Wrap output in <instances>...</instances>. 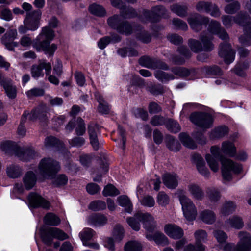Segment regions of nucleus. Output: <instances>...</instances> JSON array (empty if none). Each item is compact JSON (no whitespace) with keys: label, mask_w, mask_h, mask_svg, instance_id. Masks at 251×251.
Here are the masks:
<instances>
[{"label":"nucleus","mask_w":251,"mask_h":251,"mask_svg":"<svg viewBox=\"0 0 251 251\" xmlns=\"http://www.w3.org/2000/svg\"><path fill=\"white\" fill-rule=\"evenodd\" d=\"M201 44L198 41L194 39L188 40V44L191 50L194 52H198L201 51H210L214 48V45L212 43V37L211 35L203 33L200 37Z\"/></svg>","instance_id":"nucleus-6"},{"label":"nucleus","mask_w":251,"mask_h":251,"mask_svg":"<svg viewBox=\"0 0 251 251\" xmlns=\"http://www.w3.org/2000/svg\"><path fill=\"white\" fill-rule=\"evenodd\" d=\"M171 11L180 17H184L187 15V7L185 5L173 4L171 6Z\"/></svg>","instance_id":"nucleus-47"},{"label":"nucleus","mask_w":251,"mask_h":251,"mask_svg":"<svg viewBox=\"0 0 251 251\" xmlns=\"http://www.w3.org/2000/svg\"><path fill=\"white\" fill-rule=\"evenodd\" d=\"M23 181L26 189L30 190L34 186L36 183V176L33 172L29 171L24 176Z\"/></svg>","instance_id":"nucleus-34"},{"label":"nucleus","mask_w":251,"mask_h":251,"mask_svg":"<svg viewBox=\"0 0 251 251\" xmlns=\"http://www.w3.org/2000/svg\"><path fill=\"white\" fill-rule=\"evenodd\" d=\"M87 222L93 226H101L107 223V218L103 215L93 214L88 218Z\"/></svg>","instance_id":"nucleus-30"},{"label":"nucleus","mask_w":251,"mask_h":251,"mask_svg":"<svg viewBox=\"0 0 251 251\" xmlns=\"http://www.w3.org/2000/svg\"><path fill=\"white\" fill-rule=\"evenodd\" d=\"M190 121L204 129L210 128L213 124V119L212 116L207 113H194L190 116Z\"/></svg>","instance_id":"nucleus-9"},{"label":"nucleus","mask_w":251,"mask_h":251,"mask_svg":"<svg viewBox=\"0 0 251 251\" xmlns=\"http://www.w3.org/2000/svg\"><path fill=\"white\" fill-rule=\"evenodd\" d=\"M210 151L211 154H206L205 159L211 170L214 172L219 170L218 161H221L222 165V176L225 180H230L233 173L238 174L241 171L242 167L240 165L235 163L231 159L226 158L222 156L219 147L215 146H212Z\"/></svg>","instance_id":"nucleus-1"},{"label":"nucleus","mask_w":251,"mask_h":251,"mask_svg":"<svg viewBox=\"0 0 251 251\" xmlns=\"http://www.w3.org/2000/svg\"><path fill=\"white\" fill-rule=\"evenodd\" d=\"M194 235L197 244L196 251H204L205 246L201 242L206 241L207 233L203 230L200 229L196 231Z\"/></svg>","instance_id":"nucleus-28"},{"label":"nucleus","mask_w":251,"mask_h":251,"mask_svg":"<svg viewBox=\"0 0 251 251\" xmlns=\"http://www.w3.org/2000/svg\"><path fill=\"white\" fill-rule=\"evenodd\" d=\"M48 108L44 104L41 105L33 110L30 113L29 120L34 121L39 119L41 121H45L47 118Z\"/></svg>","instance_id":"nucleus-21"},{"label":"nucleus","mask_w":251,"mask_h":251,"mask_svg":"<svg viewBox=\"0 0 251 251\" xmlns=\"http://www.w3.org/2000/svg\"><path fill=\"white\" fill-rule=\"evenodd\" d=\"M106 207L105 203L101 201H94L89 205V208L94 211L103 210L105 209Z\"/></svg>","instance_id":"nucleus-57"},{"label":"nucleus","mask_w":251,"mask_h":251,"mask_svg":"<svg viewBox=\"0 0 251 251\" xmlns=\"http://www.w3.org/2000/svg\"><path fill=\"white\" fill-rule=\"evenodd\" d=\"M0 18L7 21L11 20L13 18L11 11L3 6H0Z\"/></svg>","instance_id":"nucleus-56"},{"label":"nucleus","mask_w":251,"mask_h":251,"mask_svg":"<svg viewBox=\"0 0 251 251\" xmlns=\"http://www.w3.org/2000/svg\"><path fill=\"white\" fill-rule=\"evenodd\" d=\"M41 16V12L39 10L27 13L26 17L24 20L25 26L29 30H36L39 27Z\"/></svg>","instance_id":"nucleus-11"},{"label":"nucleus","mask_w":251,"mask_h":251,"mask_svg":"<svg viewBox=\"0 0 251 251\" xmlns=\"http://www.w3.org/2000/svg\"><path fill=\"white\" fill-rule=\"evenodd\" d=\"M170 198L164 192H160L157 197V202L161 206H165L169 204Z\"/></svg>","instance_id":"nucleus-54"},{"label":"nucleus","mask_w":251,"mask_h":251,"mask_svg":"<svg viewBox=\"0 0 251 251\" xmlns=\"http://www.w3.org/2000/svg\"><path fill=\"white\" fill-rule=\"evenodd\" d=\"M1 85L3 87L5 92L9 99H15L17 96V89L10 79H5L1 82Z\"/></svg>","instance_id":"nucleus-26"},{"label":"nucleus","mask_w":251,"mask_h":251,"mask_svg":"<svg viewBox=\"0 0 251 251\" xmlns=\"http://www.w3.org/2000/svg\"><path fill=\"white\" fill-rule=\"evenodd\" d=\"M44 69L47 75H49L51 70V65L49 62H47L45 60L39 61L38 65H32L31 69V74L34 78H38L44 76L43 69Z\"/></svg>","instance_id":"nucleus-12"},{"label":"nucleus","mask_w":251,"mask_h":251,"mask_svg":"<svg viewBox=\"0 0 251 251\" xmlns=\"http://www.w3.org/2000/svg\"><path fill=\"white\" fill-rule=\"evenodd\" d=\"M28 201L30 205L34 207H42L49 209L50 207V202L36 193H31L28 196Z\"/></svg>","instance_id":"nucleus-16"},{"label":"nucleus","mask_w":251,"mask_h":251,"mask_svg":"<svg viewBox=\"0 0 251 251\" xmlns=\"http://www.w3.org/2000/svg\"><path fill=\"white\" fill-rule=\"evenodd\" d=\"M58 162L51 158H44L38 166L39 173L46 178L52 177L59 171Z\"/></svg>","instance_id":"nucleus-7"},{"label":"nucleus","mask_w":251,"mask_h":251,"mask_svg":"<svg viewBox=\"0 0 251 251\" xmlns=\"http://www.w3.org/2000/svg\"><path fill=\"white\" fill-rule=\"evenodd\" d=\"M200 219L204 223L212 224L216 220V216L214 212L209 210L201 211L199 214Z\"/></svg>","instance_id":"nucleus-35"},{"label":"nucleus","mask_w":251,"mask_h":251,"mask_svg":"<svg viewBox=\"0 0 251 251\" xmlns=\"http://www.w3.org/2000/svg\"><path fill=\"white\" fill-rule=\"evenodd\" d=\"M166 122L165 118L160 115H155L152 117L150 123L153 126H159L165 124Z\"/></svg>","instance_id":"nucleus-62"},{"label":"nucleus","mask_w":251,"mask_h":251,"mask_svg":"<svg viewBox=\"0 0 251 251\" xmlns=\"http://www.w3.org/2000/svg\"><path fill=\"white\" fill-rule=\"evenodd\" d=\"M17 36V32L16 29L10 30L2 37L1 42L8 50H12L15 47L18 46V43L14 42Z\"/></svg>","instance_id":"nucleus-18"},{"label":"nucleus","mask_w":251,"mask_h":251,"mask_svg":"<svg viewBox=\"0 0 251 251\" xmlns=\"http://www.w3.org/2000/svg\"><path fill=\"white\" fill-rule=\"evenodd\" d=\"M125 231L123 226L120 225H116L113 230L112 235L117 242L121 241L124 238Z\"/></svg>","instance_id":"nucleus-46"},{"label":"nucleus","mask_w":251,"mask_h":251,"mask_svg":"<svg viewBox=\"0 0 251 251\" xmlns=\"http://www.w3.org/2000/svg\"><path fill=\"white\" fill-rule=\"evenodd\" d=\"M142 205L149 207H153L155 204V201L153 197L151 196H146L141 201Z\"/></svg>","instance_id":"nucleus-64"},{"label":"nucleus","mask_w":251,"mask_h":251,"mask_svg":"<svg viewBox=\"0 0 251 251\" xmlns=\"http://www.w3.org/2000/svg\"><path fill=\"white\" fill-rule=\"evenodd\" d=\"M179 139L182 143L187 148L194 149L197 147L196 144L186 133H180Z\"/></svg>","instance_id":"nucleus-45"},{"label":"nucleus","mask_w":251,"mask_h":251,"mask_svg":"<svg viewBox=\"0 0 251 251\" xmlns=\"http://www.w3.org/2000/svg\"><path fill=\"white\" fill-rule=\"evenodd\" d=\"M6 174L10 178H16L22 175V170L18 166L11 164L7 167Z\"/></svg>","instance_id":"nucleus-39"},{"label":"nucleus","mask_w":251,"mask_h":251,"mask_svg":"<svg viewBox=\"0 0 251 251\" xmlns=\"http://www.w3.org/2000/svg\"><path fill=\"white\" fill-rule=\"evenodd\" d=\"M121 17L124 18H131L136 17L137 14L136 11L132 7L125 8L120 11Z\"/></svg>","instance_id":"nucleus-52"},{"label":"nucleus","mask_w":251,"mask_h":251,"mask_svg":"<svg viewBox=\"0 0 251 251\" xmlns=\"http://www.w3.org/2000/svg\"><path fill=\"white\" fill-rule=\"evenodd\" d=\"M207 195L211 202H215L219 200L220 195L217 189L214 187H209L206 190Z\"/></svg>","instance_id":"nucleus-49"},{"label":"nucleus","mask_w":251,"mask_h":251,"mask_svg":"<svg viewBox=\"0 0 251 251\" xmlns=\"http://www.w3.org/2000/svg\"><path fill=\"white\" fill-rule=\"evenodd\" d=\"M208 31L212 34L218 35L220 38L226 41L229 38L227 33L221 27L220 23L215 20H212L210 22Z\"/></svg>","instance_id":"nucleus-17"},{"label":"nucleus","mask_w":251,"mask_h":251,"mask_svg":"<svg viewBox=\"0 0 251 251\" xmlns=\"http://www.w3.org/2000/svg\"><path fill=\"white\" fill-rule=\"evenodd\" d=\"M208 21V18L198 14L193 15L188 19L191 27L196 32L200 31L202 25L206 24Z\"/></svg>","instance_id":"nucleus-19"},{"label":"nucleus","mask_w":251,"mask_h":251,"mask_svg":"<svg viewBox=\"0 0 251 251\" xmlns=\"http://www.w3.org/2000/svg\"><path fill=\"white\" fill-rule=\"evenodd\" d=\"M166 126L168 130L175 133L177 132L180 130V126L178 123L171 119L168 120Z\"/></svg>","instance_id":"nucleus-59"},{"label":"nucleus","mask_w":251,"mask_h":251,"mask_svg":"<svg viewBox=\"0 0 251 251\" xmlns=\"http://www.w3.org/2000/svg\"><path fill=\"white\" fill-rule=\"evenodd\" d=\"M214 236L220 243L225 242L227 239V234L221 230H215L213 232Z\"/></svg>","instance_id":"nucleus-63"},{"label":"nucleus","mask_w":251,"mask_h":251,"mask_svg":"<svg viewBox=\"0 0 251 251\" xmlns=\"http://www.w3.org/2000/svg\"><path fill=\"white\" fill-rule=\"evenodd\" d=\"M156 61L154 59L151 58L148 56H144L139 59V63L143 66L149 68H155L156 66Z\"/></svg>","instance_id":"nucleus-50"},{"label":"nucleus","mask_w":251,"mask_h":251,"mask_svg":"<svg viewBox=\"0 0 251 251\" xmlns=\"http://www.w3.org/2000/svg\"><path fill=\"white\" fill-rule=\"evenodd\" d=\"M88 132L90 140L97 139V133L99 132V128L97 125L91 124L89 125Z\"/></svg>","instance_id":"nucleus-60"},{"label":"nucleus","mask_w":251,"mask_h":251,"mask_svg":"<svg viewBox=\"0 0 251 251\" xmlns=\"http://www.w3.org/2000/svg\"><path fill=\"white\" fill-rule=\"evenodd\" d=\"M165 233L174 239L181 238L184 234L183 229L175 224H168L164 226Z\"/></svg>","instance_id":"nucleus-20"},{"label":"nucleus","mask_w":251,"mask_h":251,"mask_svg":"<svg viewBox=\"0 0 251 251\" xmlns=\"http://www.w3.org/2000/svg\"><path fill=\"white\" fill-rule=\"evenodd\" d=\"M89 10L91 13L99 17H103L106 13V10L103 6L96 3L90 5Z\"/></svg>","instance_id":"nucleus-42"},{"label":"nucleus","mask_w":251,"mask_h":251,"mask_svg":"<svg viewBox=\"0 0 251 251\" xmlns=\"http://www.w3.org/2000/svg\"><path fill=\"white\" fill-rule=\"evenodd\" d=\"M41 237L43 241L47 244H50L52 238H56L60 240H63L69 238L62 230L55 227H50L42 233Z\"/></svg>","instance_id":"nucleus-10"},{"label":"nucleus","mask_w":251,"mask_h":251,"mask_svg":"<svg viewBox=\"0 0 251 251\" xmlns=\"http://www.w3.org/2000/svg\"><path fill=\"white\" fill-rule=\"evenodd\" d=\"M166 146L171 151H176L179 150L180 144L171 136L166 137Z\"/></svg>","instance_id":"nucleus-48"},{"label":"nucleus","mask_w":251,"mask_h":251,"mask_svg":"<svg viewBox=\"0 0 251 251\" xmlns=\"http://www.w3.org/2000/svg\"><path fill=\"white\" fill-rule=\"evenodd\" d=\"M167 12L166 9L162 6L154 7L151 12H148L147 14L150 16L149 20L151 22L157 21L159 17H165Z\"/></svg>","instance_id":"nucleus-29"},{"label":"nucleus","mask_w":251,"mask_h":251,"mask_svg":"<svg viewBox=\"0 0 251 251\" xmlns=\"http://www.w3.org/2000/svg\"><path fill=\"white\" fill-rule=\"evenodd\" d=\"M236 208V205L231 201L225 203L221 209V212L224 215H229L233 212Z\"/></svg>","instance_id":"nucleus-51"},{"label":"nucleus","mask_w":251,"mask_h":251,"mask_svg":"<svg viewBox=\"0 0 251 251\" xmlns=\"http://www.w3.org/2000/svg\"><path fill=\"white\" fill-rule=\"evenodd\" d=\"M183 190L177 191L179 201L181 205L183 214L188 221H193L197 216V209L193 201L184 194Z\"/></svg>","instance_id":"nucleus-5"},{"label":"nucleus","mask_w":251,"mask_h":251,"mask_svg":"<svg viewBox=\"0 0 251 251\" xmlns=\"http://www.w3.org/2000/svg\"><path fill=\"white\" fill-rule=\"evenodd\" d=\"M157 79L162 82H167L174 78L173 75L160 70L157 71L155 74Z\"/></svg>","instance_id":"nucleus-53"},{"label":"nucleus","mask_w":251,"mask_h":251,"mask_svg":"<svg viewBox=\"0 0 251 251\" xmlns=\"http://www.w3.org/2000/svg\"><path fill=\"white\" fill-rule=\"evenodd\" d=\"M1 151L9 154H14L16 156L19 151L20 147L15 142L6 141L2 142L0 145Z\"/></svg>","instance_id":"nucleus-27"},{"label":"nucleus","mask_w":251,"mask_h":251,"mask_svg":"<svg viewBox=\"0 0 251 251\" xmlns=\"http://www.w3.org/2000/svg\"><path fill=\"white\" fill-rule=\"evenodd\" d=\"M193 160L196 164L197 168L199 172L206 178L209 177L210 172L205 167V162L202 157L199 154H194L193 156Z\"/></svg>","instance_id":"nucleus-22"},{"label":"nucleus","mask_w":251,"mask_h":251,"mask_svg":"<svg viewBox=\"0 0 251 251\" xmlns=\"http://www.w3.org/2000/svg\"><path fill=\"white\" fill-rule=\"evenodd\" d=\"M102 193L104 196H116L119 194L120 192L113 185L108 184L104 187Z\"/></svg>","instance_id":"nucleus-55"},{"label":"nucleus","mask_w":251,"mask_h":251,"mask_svg":"<svg viewBox=\"0 0 251 251\" xmlns=\"http://www.w3.org/2000/svg\"><path fill=\"white\" fill-rule=\"evenodd\" d=\"M222 21L226 28L231 27L234 23L243 26L244 35L239 38L240 42L244 45H251V20L249 15L241 13L236 17L223 15Z\"/></svg>","instance_id":"nucleus-2"},{"label":"nucleus","mask_w":251,"mask_h":251,"mask_svg":"<svg viewBox=\"0 0 251 251\" xmlns=\"http://www.w3.org/2000/svg\"><path fill=\"white\" fill-rule=\"evenodd\" d=\"M147 213H142L140 212H137L134 215V217L127 218L126 219V222L132 229L136 231H138L140 228V224L139 221L143 223V221L141 217L137 216V215L138 214H144Z\"/></svg>","instance_id":"nucleus-36"},{"label":"nucleus","mask_w":251,"mask_h":251,"mask_svg":"<svg viewBox=\"0 0 251 251\" xmlns=\"http://www.w3.org/2000/svg\"><path fill=\"white\" fill-rule=\"evenodd\" d=\"M188 191L192 197L198 201H201L204 197L203 191L201 187L195 183H190L187 187Z\"/></svg>","instance_id":"nucleus-25"},{"label":"nucleus","mask_w":251,"mask_h":251,"mask_svg":"<svg viewBox=\"0 0 251 251\" xmlns=\"http://www.w3.org/2000/svg\"><path fill=\"white\" fill-rule=\"evenodd\" d=\"M78 125L75 129V132L77 135H83L85 133V124L84 120L81 118H78L77 120Z\"/></svg>","instance_id":"nucleus-61"},{"label":"nucleus","mask_w":251,"mask_h":251,"mask_svg":"<svg viewBox=\"0 0 251 251\" xmlns=\"http://www.w3.org/2000/svg\"><path fill=\"white\" fill-rule=\"evenodd\" d=\"M95 232L91 228H86L79 233V237L84 245H87L88 241L95 235Z\"/></svg>","instance_id":"nucleus-40"},{"label":"nucleus","mask_w":251,"mask_h":251,"mask_svg":"<svg viewBox=\"0 0 251 251\" xmlns=\"http://www.w3.org/2000/svg\"><path fill=\"white\" fill-rule=\"evenodd\" d=\"M221 150L224 153L228 155L230 157H233L236 154V147L231 142H224L222 144Z\"/></svg>","instance_id":"nucleus-38"},{"label":"nucleus","mask_w":251,"mask_h":251,"mask_svg":"<svg viewBox=\"0 0 251 251\" xmlns=\"http://www.w3.org/2000/svg\"><path fill=\"white\" fill-rule=\"evenodd\" d=\"M196 7L198 11L210 13L212 16L215 17L220 15V12L218 7L211 2L200 1L197 4Z\"/></svg>","instance_id":"nucleus-15"},{"label":"nucleus","mask_w":251,"mask_h":251,"mask_svg":"<svg viewBox=\"0 0 251 251\" xmlns=\"http://www.w3.org/2000/svg\"><path fill=\"white\" fill-rule=\"evenodd\" d=\"M137 216L142 218L144 228L147 230L146 237L149 241H154L157 244L166 245L169 243L168 238L160 232H156L152 234L156 226V222L153 217L150 213L138 214Z\"/></svg>","instance_id":"nucleus-3"},{"label":"nucleus","mask_w":251,"mask_h":251,"mask_svg":"<svg viewBox=\"0 0 251 251\" xmlns=\"http://www.w3.org/2000/svg\"><path fill=\"white\" fill-rule=\"evenodd\" d=\"M240 3L237 1H235L226 5L225 7L224 10L226 13L232 14L236 13L240 9Z\"/></svg>","instance_id":"nucleus-58"},{"label":"nucleus","mask_w":251,"mask_h":251,"mask_svg":"<svg viewBox=\"0 0 251 251\" xmlns=\"http://www.w3.org/2000/svg\"><path fill=\"white\" fill-rule=\"evenodd\" d=\"M107 22L110 27L121 34L128 35L132 32L133 29L131 24L126 21L123 20L119 15L116 14L110 17Z\"/></svg>","instance_id":"nucleus-8"},{"label":"nucleus","mask_w":251,"mask_h":251,"mask_svg":"<svg viewBox=\"0 0 251 251\" xmlns=\"http://www.w3.org/2000/svg\"><path fill=\"white\" fill-rule=\"evenodd\" d=\"M54 36V31L49 27L42 28L41 33L37 37L34 47L38 51L43 50L45 53L51 56L57 49L55 44H50Z\"/></svg>","instance_id":"nucleus-4"},{"label":"nucleus","mask_w":251,"mask_h":251,"mask_svg":"<svg viewBox=\"0 0 251 251\" xmlns=\"http://www.w3.org/2000/svg\"><path fill=\"white\" fill-rule=\"evenodd\" d=\"M226 227H232L240 229L244 226V222L241 217L233 216L227 219L225 223Z\"/></svg>","instance_id":"nucleus-32"},{"label":"nucleus","mask_w":251,"mask_h":251,"mask_svg":"<svg viewBox=\"0 0 251 251\" xmlns=\"http://www.w3.org/2000/svg\"><path fill=\"white\" fill-rule=\"evenodd\" d=\"M124 250L125 251H142V245L137 241H129L125 244Z\"/></svg>","instance_id":"nucleus-43"},{"label":"nucleus","mask_w":251,"mask_h":251,"mask_svg":"<svg viewBox=\"0 0 251 251\" xmlns=\"http://www.w3.org/2000/svg\"><path fill=\"white\" fill-rule=\"evenodd\" d=\"M44 222L47 225L55 226L60 224V219L56 215L49 213L44 217Z\"/></svg>","instance_id":"nucleus-44"},{"label":"nucleus","mask_w":251,"mask_h":251,"mask_svg":"<svg viewBox=\"0 0 251 251\" xmlns=\"http://www.w3.org/2000/svg\"><path fill=\"white\" fill-rule=\"evenodd\" d=\"M95 97L99 104L98 107L99 112L102 114H108L110 111V106L109 104L104 100L103 97L99 92L95 93Z\"/></svg>","instance_id":"nucleus-33"},{"label":"nucleus","mask_w":251,"mask_h":251,"mask_svg":"<svg viewBox=\"0 0 251 251\" xmlns=\"http://www.w3.org/2000/svg\"><path fill=\"white\" fill-rule=\"evenodd\" d=\"M177 50L182 56H172V61L176 64H182L185 62V59H188L191 56L192 53L186 47L180 46L178 47Z\"/></svg>","instance_id":"nucleus-24"},{"label":"nucleus","mask_w":251,"mask_h":251,"mask_svg":"<svg viewBox=\"0 0 251 251\" xmlns=\"http://www.w3.org/2000/svg\"><path fill=\"white\" fill-rule=\"evenodd\" d=\"M36 155V153L32 148L24 149L20 147L16 156L21 160L28 161L34 158Z\"/></svg>","instance_id":"nucleus-31"},{"label":"nucleus","mask_w":251,"mask_h":251,"mask_svg":"<svg viewBox=\"0 0 251 251\" xmlns=\"http://www.w3.org/2000/svg\"><path fill=\"white\" fill-rule=\"evenodd\" d=\"M228 132L226 126H220L212 130L210 134V138L212 139L220 138L227 134Z\"/></svg>","instance_id":"nucleus-41"},{"label":"nucleus","mask_w":251,"mask_h":251,"mask_svg":"<svg viewBox=\"0 0 251 251\" xmlns=\"http://www.w3.org/2000/svg\"><path fill=\"white\" fill-rule=\"evenodd\" d=\"M239 241L236 244L238 251H249L251 250V236L245 231H240L238 234Z\"/></svg>","instance_id":"nucleus-14"},{"label":"nucleus","mask_w":251,"mask_h":251,"mask_svg":"<svg viewBox=\"0 0 251 251\" xmlns=\"http://www.w3.org/2000/svg\"><path fill=\"white\" fill-rule=\"evenodd\" d=\"M117 201L119 204L124 207L125 210L128 213H131L133 210V206L129 198L126 195H122L118 197Z\"/></svg>","instance_id":"nucleus-37"},{"label":"nucleus","mask_w":251,"mask_h":251,"mask_svg":"<svg viewBox=\"0 0 251 251\" xmlns=\"http://www.w3.org/2000/svg\"><path fill=\"white\" fill-rule=\"evenodd\" d=\"M219 54L227 64L232 62L235 59V52L232 50L231 45L227 43L220 44Z\"/></svg>","instance_id":"nucleus-13"},{"label":"nucleus","mask_w":251,"mask_h":251,"mask_svg":"<svg viewBox=\"0 0 251 251\" xmlns=\"http://www.w3.org/2000/svg\"><path fill=\"white\" fill-rule=\"evenodd\" d=\"M178 176L175 174L166 173L162 176L163 184L169 189L176 188L178 184Z\"/></svg>","instance_id":"nucleus-23"}]
</instances>
